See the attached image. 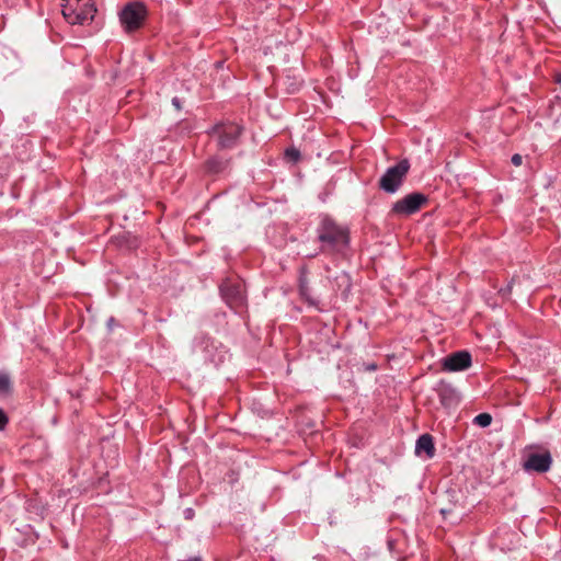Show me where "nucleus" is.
Returning <instances> with one entry per match:
<instances>
[{
    "label": "nucleus",
    "mask_w": 561,
    "mask_h": 561,
    "mask_svg": "<svg viewBox=\"0 0 561 561\" xmlns=\"http://www.w3.org/2000/svg\"><path fill=\"white\" fill-rule=\"evenodd\" d=\"M318 240L323 252L341 251L348 244L350 232L332 219L323 218L318 227Z\"/></svg>",
    "instance_id": "f257e3e1"
},
{
    "label": "nucleus",
    "mask_w": 561,
    "mask_h": 561,
    "mask_svg": "<svg viewBox=\"0 0 561 561\" xmlns=\"http://www.w3.org/2000/svg\"><path fill=\"white\" fill-rule=\"evenodd\" d=\"M410 169L408 160H401L398 164L389 168L379 180V187L387 193H394L401 186Z\"/></svg>",
    "instance_id": "f03ea898"
},
{
    "label": "nucleus",
    "mask_w": 561,
    "mask_h": 561,
    "mask_svg": "<svg viewBox=\"0 0 561 561\" xmlns=\"http://www.w3.org/2000/svg\"><path fill=\"white\" fill-rule=\"evenodd\" d=\"M147 15L146 7L139 2L125 5L119 14V20L126 32L138 30Z\"/></svg>",
    "instance_id": "7ed1b4c3"
},
{
    "label": "nucleus",
    "mask_w": 561,
    "mask_h": 561,
    "mask_svg": "<svg viewBox=\"0 0 561 561\" xmlns=\"http://www.w3.org/2000/svg\"><path fill=\"white\" fill-rule=\"evenodd\" d=\"M220 291L226 302L234 309L245 304L244 285L239 279H227L220 286Z\"/></svg>",
    "instance_id": "20e7f679"
},
{
    "label": "nucleus",
    "mask_w": 561,
    "mask_h": 561,
    "mask_svg": "<svg viewBox=\"0 0 561 561\" xmlns=\"http://www.w3.org/2000/svg\"><path fill=\"white\" fill-rule=\"evenodd\" d=\"M425 195L412 193L397 201L392 206V213L401 216H409L416 213L425 203Z\"/></svg>",
    "instance_id": "39448f33"
},
{
    "label": "nucleus",
    "mask_w": 561,
    "mask_h": 561,
    "mask_svg": "<svg viewBox=\"0 0 561 561\" xmlns=\"http://www.w3.org/2000/svg\"><path fill=\"white\" fill-rule=\"evenodd\" d=\"M218 135V145L222 149L233 147L242 133V127L234 123L221 124L215 127Z\"/></svg>",
    "instance_id": "423d86ee"
},
{
    "label": "nucleus",
    "mask_w": 561,
    "mask_h": 561,
    "mask_svg": "<svg viewBox=\"0 0 561 561\" xmlns=\"http://www.w3.org/2000/svg\"><path fill=\"white\" fill-rule=\"evenodd\" d=\"M471 366V355L460 351L446 356L443 359V369L447 371H460Z\"/></svg>",
    "instance_id": "0eeeda50"
},
{
    "label": "nucleus",
    "mask_w": 561,
    "mask_h": 561,
    "mask_svg": "<svg viewBox=\"0 0 561 561\" xmlns=\"http://www.w3.org/2000/svg\"><path fill=\"white\" fill-rule=\"evenodd\" d=\"M552 463L550 453L546 451L542 454H529L524 462V469L526 471L547 472Z\"/></svg>",
    "instance_id": "6e6552de"
},
{
    "label": "nucleus",
    "mask_w": 561,
    "mask_h": 561,
    "mask_svg": "<svg viewBox=\"0 0 561 561\" xmlns=\"http://www.w3.org/2000/svg\"><path fill=\"white\" fill-rule=\"evenodd\" d=\"M62 15L70 24H84L87 22V15L78 13L76 4H64Z\"/></svg>",
    "instance_id": "1a4fd4ad"
},
{
    "label": "nucleus",
    "mask_w": 561,
    "mask_h": 561,
    "mask_svg": "<svg viewBox=\"0 0 561 561\" xmlns=\"http://www.w3.org/2000/svg\"><path fill=\"white\" fill-rule=\"evenodd\" d=\"M415 453L421 455L425 453L428 458H432L435 454V447L433 437L430 434H423L416 440Z\"/></svg>",
    "instance_id": "9d476101"
},
{
    "label": "nucleus",
    "mask_w": 561,
    "mask_h": 561,
    "mask_svg": "<svg viewBox=\"0 0 561 561\" xmlns=\"http://www.w3.org/2000/svg\"><path fill=\"white\" fill-rule=\"evenodd\" d=\"M437 391L443 405L449 407L456 401V393L450 385L440 382Z\"/></svg>",
    "instance_id": "9b49d317"
},
{
    "label": "nucleus",
    "mask_w": 561,
    "mask_h": 561,
    "mask_svg": "<svg viewBox=\"0 0 561 561\" xmlns=\"http://www.w3.org/2000/svg\"><path fill=\"white\" fill-rule=\"evenodd\" d=\"M299 293H300V296L311 306H317L318 305V298L317 297H313L311 295V289L310 287L308 286V283H307V279L305 277H301L300 278V282H299Z\"/></svg>",
    "instance_id": "f8f14e48"
},
{
    "label": "nucleus",
    "mask_w": 561,
    "mask_h": 561,
    "mask_svg": "<svg viewBox=\"0 0 561 561\" xmlns=\"http://www.w3.org/2000/svg\"><path fill=\"white\" fill-rule=\"evenodd\" d=\"M78 8V13H83L87 15V22L92 21L94 18V14L96 12V8L94 7L93 0H87L83 3H80L79 5L76 4Z\"/></svg>",
    "instance_id": "ddd939ff"
},
{
    "label": "nucleus",
    "mask_w": 561,
    "mask_h": 561,
    "mask_svg": "<svg viewBox=\"0 0 561 561\" xmlns=\"http://www.w3.org/2000/svg\"><path fill=\"white\" fill-rule=\"evenodd\" d=\"M207 171L210 173H219L225 170L226 163L219 159H209L206 163Z\"/></svg>",
    "instance_id": "4468645a"
},
{
    "label": "nucleus",
    "mask_w": 561,
    "mask_h": 561,
    "mask_svg": "<svg viewBox=\"0 0 561 561\" xmlns=\"http://www.w3.org/2000/svg\"><path fill=\"white\" fill-rule=\"evenodd\" d=\"M11 390V382L8 375L0 374V396H8Z\"/></svg>",
    "instance_id": "2eb2a0df"
},
{
    "label": "nucleus",
    "mask_w": 561,
    "mask_h": 561,
    "mask_svg": "<svg viewBox=\"0 0 561 561\" xmlns=\"http://www.w3.org/2000/svg\"><path fill=\"white\" fill-rule=\"evenodd\" d=\"M492 416L489 413H480L474 417V423L481 427H486L491 424Z\"/></svg>",
    "instance_id": "dca6fc26"
},
{
    "label": "nucleus",
    "mask_w": 561,
    "mask_h": 561,
    "mask_svg": "<svg viewBox=\"0 0 561 561\" xmlns=\"http://www.w3.org/2000/svg\"><path fill=\"white\" fill-rule=\"evenodd\" d=\"M285 157L288 161L297 162L300 159V151L294 147L286 149Z\"/></svg>",
    "instance_id": "f3484780"
},
{
    "label": "nucleus",
    "mask_w": 561,
    "mask_h": 561,
    "mask_svg": "<svg viewBox=\"0 0 561 561\" xmlns=\"http://www.w3.org/2000/svg\"><path fill=\"white\" fill-rule=\"evenodd\" d=\"M8 423V417L2 409H0V431H2Z\"/></svg>",
    "instance_id": "a211bd4d"
},
{
    "label": "nucleus",
    "mask_w": 561,
    "mask_h": 561,
    "mask_svg": "<svg viewBox=\"0 0 561 561\" xmlns=\"http://www.w3.org/2000/svg\"><path fill=\"white\" fill-rule=\"evenodd\" d=\"M512 163L515 165V167H519L522 165L523 163V157L518 153H515L513 157H512Z\"/></svg>",
    "instance_id": "6ab92c4d"
},
{
    "label": "nucleus",
    "mask_w": 561,
    "mask_h": 561,
    "mask_svg": "<svg viewBox=\"0 0 561 561\" xmlns=\"http://www.w3.org/2000/svg\"><path fill=\"white\" fill-rule=\"evenodd\" d=\"M172 104L178 108L180 110L181 108V105H180V101L178 98H173L172 100Z\"/></svg>",
    "instance_id": "aec40b11"
},
{
    "label": "nucleus",
    "mask_w": 561,
    "mask_h": 561,
    "mask_svg": "<svg viewBox=\"0 0 561 561\" xmlns=\"http://www.w3.org/2000/svg\"><path fill=\"white\" fill-rule=\"evenodd\" d=\"M186 514H187V517H190V516H191V514H192V510H187V511H186Z\"/></svg>",
    "instance_id": "412c9836"
}]
</instances>
